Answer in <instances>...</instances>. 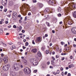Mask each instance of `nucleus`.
<instances>
[{"mask_svg":"<svg viewBox=\"0 0 76 76\" xmlns=\"http://www.w3.org/2000/svg\"><path fill=\"white\" fill-rule=\"evenodd\" d=\"M57 74V73L56 72H53V75H56Z\"/></svg>","mask_w":76,"mask_h":76,"instance_id":"obj_57","label":"nucleus"},{"mask_svg":"<svg viewBox=\"0 0 76 76\" xmlns=\"http://www.w3.org/2000/svg\"><path fill=\"white\" fill-rule=\"evenodd\" d=\"M61 55H62V56H64V55H66V53H62L61 54Z\"/></svg>","mask_w":76,"mask_h":76,"instance_id":"obj_38","label":"nucleus"},{"mask_svg":"<svg viewBox=\"0 0 76 76\" xmlns=\"http://www.w3.org/2000/svg\"><path fill=\"white\" fill-rule=\"evenodd\" d=\"M30 63L32 64L35 61H36V59H35L32 58L30 60Z\"/></svg>","mask_w":76,"mask_h":76,"instance_id":"obj_11","label":"nucleus"},{"mask_svg":"<svg viewBox=\"0 0 76 76\" xmlns=\"http://www.w3.org/2000/svg\"><path fill=\"white\" fill-rule=\"evenodd\" d=\"M70 58H71V59H72V58H73V56H71L70 57Z\"/></svg>","mask_w":76,"mask_h":76,"instance_id":"obj_54","label":"nucleus"},{"mask_svg":"<svg viewBox=\"0 0 76 76\" xmlns=\"http://www.w3.org/2000/svg\"><path fill=\"white\" fill-rule=\"evenodd\" d=\"M9 23V22H8V21H5V23L6 24H7V23Z\"/></svg>","mask_w":76,"mask_h":76,"instance_id":"obj_50","label":"nucleus"},{"mask_svg":"<svg viewBox=\"0 0 76 76\" xmlns=\"http://www.w3.org/2000/svg\"><path fill=\"white\" fill-rule=\"evenodd\" d=\"M37 56H38V57H41L42 54H41V52H38L37 53Z\"/></svg>","mask_w":76,"mask_h":76,"instance_id":"obj_14","label":"nucleus"},{"mask_svg":"<svg viewBox=\"0 0 76 76\" xmlns=\"http://www.w3.org/2000/svg\"><path fill=\"white\" fill-rule=\"evenodd\" d=\"M69 11V10L67 9V10H65V14L66 15H67V13H69V12H68Z\"/></svg>","mask_w":76,"mask_h":76,"instance_id":"obj_23","label":"nucleus"},{"mask_svg":"<svg viewBox=\"0 0 76 76\" xmlns=\"http://www.w3.org/2000/svg\"><path fill=\"white\" fill-rule=\"evenodd\" d=\"M4 61L5 64L7 63V62H8V58L7 57L5 56L4 58Z\"/></svg>","mask_w":76,"mask_h":76,"instance_id":"obj_5","label":"nucleus"},{"mask_svg":"<svg viewBox=\"0 0 76 76\" xmlns=\"http://www.w3.org/2000/svg\"><path fill=\"white\" fill-rule=\"evenodd\" d=\"M45 37H48V35L47 34H45Z\"/></svg>","mask_w":76,"mask_h":76,"instance_id":"obj_55","label":"nucleus"},{"mask_svg":"<svg viewBox=\"0 0 76 76\" xmlns=\"http://www.w3.org/2000/svg\"><path fill=\"white\" fill-rule=\"evenodd\" d=\"M13 16L15 17V18H17V12H15L13 13L12 14V18H14Z\"/></svg>","mask_w":76,"mask_h":76,"instance_id":"obj_9","label":"nucleus"},{"mask_svg":"<svg viewBox=\"0 0 76 76\" xmlns=\"http://www.w3.org/2000/svg\"><path fill=\"white\" fill-rule=\"evenodd\" d=\"M72 23H71V22H69L68 23V24L69 25H72Z\"/></svg>","mask_w":76,"mask_h":76,"instance_id":"obj_29","label":"nucleus"},{"mask_svg":"<svg viewBox=\"0 0 76 76\" xmlns=\"http://www.w3.org/2000/svg\"><path fill=\"white\" fill-rule=\"evenodd\" d=\"M2 23H3V22H2V21H0V24H2Z\"/></svg>","mask_w":76,"mask_h":76,"instance_id":"obj_62","label":"nucleus"},{"mask_svg":"<svg viewBox=\"0 0 76 76\" xmlns=\"http://www.w3.org/2000/svg\"><path fill=\"white\" fill-rule=\"evenodd\" d=\"M65 59V58L64 57H63L62 58H61V60H64Z\"/></svg>","mask_w":76,"mask_h":76,"instance_id":"obj_45","label":"nucleus"},{"mask_svg":"<svg viewBox=\"0 0 76 76\" xmlns=\"http://www.w3.org/2000/svg\"><path fill=\"white\" fill-rule=\"evenodd\" d=\"M32 64H33V66H37V64H38V62H37L35 61H34V62L32 63Z\"/></svg>","mask_w":76,"mask_h":76,"instance_id":"obj_10","label":"nucleus"},{"mask_svg":"<svg viewBox=\"0 0 76 76\" xmlns=\"http://www.w3.org/2000/svg\"><path fill=\"white\" fill-rule=\"evenodd\" d=\"M50 63V62L49 61H48V62H47V64H48V65H49Z\"/></svg>","mask_w":76,"mask_h":76,"instance_id":"obj_42","label":"nucleus"},{"mask_svg":"<svg viewBox=\"0 0 76 76\" xmlns=\"http://www.w3.org/2000/svg\"><path fill=\"white\" fill-rule=\"evenodd\" d=\"M52 33H53V34H54V33H55V31L54 30H52Z\"/></svg>","mask_w":76,"mask_h":76,"instance_id":"obj_59","label":"nucleus"},{"mask_svg":"<svg viewBox=\"0 0 76 76\" xmlns=\"http://www.w3.org/2000/svg\"><path fill=\"white\" fill-rule=\"evenodd\" d=\"M52 59H53V60H56V59L54 57H52Z\"/></svg>","mask_w":76,"mask_h":76,"instance_id":"obj_43","label":"nucleus"},{"mask_svg":"<svg viewBox=\"0 0 76 76\" xmlns=\"http://www.w3.org/2000/svg\"><path fill=\"white\" fill-rule=\"evenodd\" d=\"M36 41L37 42H41V37H40L37 38Z\"/></svg>","mask_w":76,"mask_h":76,"instance_id":"obj_8","label":"nucleus"},{"mask_svg":"<svg viewBox=\"0 0 76 76\" xmlns=\"http://www.w3.org/2000/svg\"><path fill=\"white\" fill-rule=\"evenodd\" d=\"M73 16L75 18H76V12H74L73 14Z\"/></svg>","mask_w":76,"mask_h":76,"instance_id":"obj_21","label":"nucleus"},{"mask_svg":"<svg viewBox=\"0 0 76 76\" xmlns=\"http://www.w3.org/2000/svg\"><path fill=\"white\" fill-rule=\"evenodd\" d=\"M58 12L60 13V12H61V7H59L58 9Z\"/></svg>","mask_w":76,"mask_h":76,"instance_id":"obj_19","label":"nucleus"},{"mask_svg":"<svg viewBox=\"0 0 76 76\" xmlns=\"http://www.w3.org/2000/svg\"><path fill=\"white\" fill-rule=\"evenodd\" d=\"M3 76H7V73H4L3 74Z\"/></svg>","mask_w":76,"mask_h":76,"instance_id":"obj_25","label":"nucleus"},{"mask_svg":"<svg viewBox=\"0 0 76 76\" xmlns=\"http://www.w3.org/2000/svg\"><path fill=\"white\" fill-rule=\"evenodd\" d=\"M64 74V73H63V72H62L61 73V75H62V76H63Z\"/></svg>","mask_w":76,"mask_h":76,"instance_id":"obj_58","label":"nucleus"},{"mask_svg":"<svg viewBox=\"0 0 76 76\" xmlns=\"http://www.w3.org/2000/svg\"><path fill=\"white\" fill-rule=\"evenodd\" d=\"M61 44L62 45H63V44H64V42H61Z\"/></svg>","mask_w":76,"mask_h":76,"instance_id":"obj_64","label":"nucleus"},{"mask_svg":"<svg viewBox=\"0 0 76 76\" xmlns=\"http://www.w3.org/2000/svg\"><path fill=\"white\" fill-rule=\"evenodd\" d=\"M41 67L42 68V69H45L46 67V65L45 64H43L41 66Z\"/></svg>","mask_w":76,"mask_h":76,"instance_id":"obj_12","label":"nucleus"},{"mask_svg":"<svg viewBox=\"0 0 76 76\" xmlns=\"http://www.w3.org/2000/svg\"><path fill=\"white\" fill-rule=\"evenodd\" d=\"M3 45L4 46V47H6L7 46V45L3 43H2Z\"/></svg>","mask_w":76,"mask_h":76,"instance_id":"obj_36","label":"nucleus"},{"mask_svg":"<svg viewBox=\"0 0 76 76\" xmlns=\"http://www.w3.org/2000/svg\"><path fill=\"white\" fill-rule=\"evenodd\" d=\"M12 69L17 70V71H18V70L19 69V65L15 64L13 66Z\"/></svg>","mask_w":76,"mask_h":76,"instance_id":"obj_2","label":"nucleus"},{"mask_svg":"<svg viewBox=\"0 0 76 76\" xmlns=\"http://www.w3.org/2000/svg\"><path fill=\"white\" fill-rule=\"evenodd\" d=\"M2 63V59L0 58V63Z\"/></svg>","mask_w":76,"mask_h":76,"instance_id":"obj_51","label":"nucleus"},{"mask_svg":"<svg viewBox=\"0 0 76 76\" xmlns=\"http://www.w3.org/2000/svg\"><path fill=\"white\" fill-rule=\"evenodd\" d=\"M61 16V14L60 13H59L58 14V17H60Z\"/></svg>","mask_w":76,"mask_h":76,"instance_id":"obj_30","label":"nucleus"},{"mask_svg":"<svg viewBox=\"0 0 76 76\" xmlns=\"http://www.w3.org/2000/svg\"><path fill=\"white\" fill-rule=\"evenodd\" d=\"M7 10V8H4V12H6Z\"/></svg>","mask_w":76,"mask_h":76,"instance_id":"obj_26","label":"nucleus"},{"mask_svg":"<svg viewBox=\"0 0 76 76\" xmlns=\"http://www.w3.org/2000/svg\"><path fill=\"white\" fill-rule=\"evenodd\" d=\"M32 43L33 44H35V42H34V40L32 41Z\"/></svg>","mask_w":76,"mask_h":76,"instance_id":"obj_41","label":"nucleus"},{"mask_svg":"<svg viewBox=\"0 0 76 76\" xmlns=\"http://www.w3.org/2000/svg\"><path fill=\"white\" fill-rule=\"evenodd\" d=\"M37 70H35L34 71V73H37Z\"/></svg>","mask_w":76,"mask_h":76,"instance_id":"obj_46","label":"nucleus"},{"mask_svg":"<svg viewBox=\"0 0 76 76\" xmlns=\"http://www.w3.org/2000/svg\"><path fill=\"white\" fill-rule=\"evenodd\" d=\"M67 72H65L64 74H65V75H67Z\"/></svg>","mask_w":76,"mask_h":76,"instance_id":"obj_56","label":"nucleus"},{"mask_svg":"<svg viewBox=\"0 0 76 76\" xmlns=\"http://www.w3.org/2000/svg\"><path fill=\"white\" fill-rule=\"evenodd\" d=\"M22 32L23 33H24L25 32V30H22Z\"/></svg>","mask_w":76,"mask_h":76,"instance_id":"obj_53","label":"nucleus"},{"mask_svg":"<svg viewBox=\"0 0 76 76\" xmlns=\"http://www.w3.org/2000/svg\"><path fill=\"white\" fill-rule=\"evenodd\" d=\"M33 1L34 3H37V0H33Z\"/></svg>","mask_w":76,"mask_h":76,"instance_id":"obj_40","label":"nucleus"},{"mask_svg":"<svg viewBox=\"0 0 76 76\" xmlns=\"http://www.w3.org/2000/svg\"><path fill=\"white\" fill-rule=\"evenodd\" d=\"M72 31L74 34H76V28L73 27L72 28Z\"/></svg>","mask_w":76,"mask_h":76,"instance_id":"obj_7","label":"nucleus"},{"mask_svg":"<svg viewBox=\"0 0 76 76\" xmlns=\"http://www.w3.org/2000/svg\"><path fill=\"white\" fill-rule=\"evenodd\" d=\"M2 2H3L5 4H7V0H2Z\"/></svg>","mask_w":76,"mask_h":76,"instance_id":"obj_15","label":"nucleus"},{"mask_svg":"<svg viewBox=\"0 0 76 76\" xmlns=\"http://www.w3.org/2000/svg\"><path fill=\"white\" fill-rule=\"evenodd\" d=\"M12 47L13 48L15 49L16 48V46H15L13 45L12 46Z\"/></svg>","mask_w":76,"mask_h":76,"instance_id":"obj_35","label":"nucleus"},{"mask_svg":"<svg viewBox=\"0 0 76 76\" xmlns=\"http://www.w3.org/2000/svg\"><path fill=\"white\" fill-rule=\"evenodd\" d=\"M29 44V43H28V42H26L25 43V45L26 46H28Z\"/></svg>","mask_w":76,"mask_h":76,"instance_id":"obj_28","label":"nucleus"},{"mask_svg":"<svg viewBox=\"0 0 76 76\" xmlns=\"http://www.w3.org/2000/svg\"><path fill=\"white\" fill-rule=\"evenodd\" d=\"M57 3L54 1H53L52 0H49L48 2V4L50 5H52V6H54L55 4H56Z\"/></svg>","mask_w":76,"mask_h":76,"instance_id":"obj_3","label":"nucleus"},{"mask_svg":"<svg viewBox=\"0 0 76 76\" xmlns=\"http://www.w3.org/2000/svg\"><path fill=\"white\" fill-rule=\"evenodd\" d=\"M61 71H63V67H61L60 68Z\"/></svg>","mask_w":76,"mask_h":76,"instance_id":"obj_37","label":"nucleus"},{"mask_svg":"<svg viewBox=\"0 0 76 76\" xmlns=\"http://www.w3.org/2000/svg\"><path fill=\"white\" fill-rule=\"evenodd\" d=\"M6 35H9V33H7L6 34Z\"/></svg>","mask_w":76,"mask_h":76,"instance_id":"obj_61","label":"nucleus"},{"mask_svg":"<svg viewBox=\"0 0 76 76\" xmlns=\"http://www.w3.org/2000/svg\"><path fill=\"white\" fill-rule=\"evenodd\" d=\"M21 67V68H23V65H19V67Z\"/></svg>","mask_w":76,"mask_h":76,"instance_id":"obj_39","label":"nucleus"},{"mask_svg":"<svg viewBox=\"0 0 76 76\" xmlns=\"http://www.w3.org/2000/svg\"><path fill=\"white\" fill-rule=\"evenodd\" d=\"M23 61L24 62V64H25V65H26V64H28V62L26 60H23Z\"/></svg>","mask_w":76,"mask_h":76,"instance_id":"obj_18","label":"nucleus"},{"mask_svg":"<svg viewBox=\"0 0 76 76\" xmlns=\"http://www.w3.org/2000/svg\"><path fill=\"white\" fill-rule=\"evenodd\" d=\"M22 26H20L19 28V29L18 30V32H20V31L22 30Z\"/></svg>","mask_w":76,"mask_h":76,"instance_id":"obj_16","label":"nucleus"},{"mask_svg":"<svg viewBox=\"0 0 76 76\" xmlns=\"http://www.w3.org/2000/svg\"><path fill=\"white\" fill-rule=\"evenodd\" d=\"M73 46L74 47H76V45L75 44H74L73 45Z\"/></svg>","mask_w":76,"mask_h":76,"instance_id":"obj_63","label":"nucleus"},{"mask_svg":"<svg viewBox=\"0 0 76 76\" xmlns=\"http://www.w3.org/2000/svg\"><path fill=\"white\" fill-rule=\"evenodd\" d=\"M3 29L1 28H0V34H3Z\"/></svg>","mask_w":76,"mask_h":76,"instance_id":"obj_20","label":"nucleus"},{"mask_svg":"<svg viewBox=\"0 0 76 76\" xmlns=\"http://www.w3.org/2000/svg\"><path fill=\"white\" fill-rule=\"evenodd\" d=\"M11 25H10L9 26H8V28H11Z\"/></svg>","mask_w":76,"mask_h":76,"instance_id":"obj_60","label":"nucleus"},{"mask_svg":"<svg viewBox=\"0 0 76 76\" xmlns=\"http://www.w3.org/2000/svg\"><path fill=\"white\" fill-rule=\"evenodd\" d=\"M45 47H42V51H44V50H45Z\"/></svg>","mask_w":76,"mask_h":76,"instance_id":"obj_31","label":"nucleus"},{"mask_svg":"<svg viewBox=\"0 0 76 76\" xmlns=\"http://www.w3.org/2000/svg\"><path fill=\"white\" fill-rule=\"evenodd\" d=\"M27 19V17H26L25 18V21H26Z\"/></svg>","mask_w":76,"mask_h":76,"instance_id":"obj_48","label":"nucleus"},{"mask_svg":"<svg viewBox=\"0 0 76 76\" xmlns=\"http://www.w3.org/2000/svg\"><path fill=\"white\" fill-rule=\"evenodd\" d=\"M13 28H16V26H15V25H14L13 26Z\"/></svg>","mask_w":76,"mask_h":76,"instance_id":"obj_52","label":"nucleus"},{"mask_svg":"<svg viewBox=\"0 0 76 76\" xmlns=\"http://www.w3.org/2000/svg\"><path fill=\"white\" fill-rule=\"evenodd\" d=\"M50 12V9L49 8H46V9L44 10V12L45 13H48V12Z\"/></svg>","mask_w":76,"mask_h":76,"instance_id":"obj_13","label":"nucleus"},{"mask_svg":"<svg viewBox=\"0 0 76 76\" xmlns=\"http://www.w3.org/2000/svg\"><path fill=\"white\" fill-rule=\"evenodd\" d=\"M46 24L48 25V26H49V23H48V22H46Z\"/></svg>","mask_w":76,"mask_h":76,"instance_id":"obj_33","label":"nucleus"},{"mask_svg":"<svg viewBox=\"0 0 76 76\" xmlns=\"http://www.w3.org/2000/svg\"><path fill=\"white\" fill-rule=\"evenodd\" d=\"M68 67L69 68H71V67H75V66L73 64H71L68 66Z\"/></svg>","mask_w":76,"mask_h":76,"instance_id":"obj_17","label":"nucleus"},{"mask_svg":"<svg viewBox=\"0 0 76 76\" xmlns=\"http://www.w3.org/2000/svg\"><path fill=\"white\" fill-rule=\"evenodd\" d=\"M51 64H53V65L54 64V60H52L51 61Z\"/></svg>","mask_w":76,"mask_h":76,"instance_id":"obj_24","label":"nucleus"},{"mask_svg":"<svg viewBox=\"0 0 76 76\" xmlns=\"http://www.w3.org/2000/svg\"><path fill=\"white\" fill-rule=\"evenodd\" d=\"M39 6L40 8H42V5L41 4H39Z\"/></svg>","mask_w":76,"mask_h":76,"instance_id":"obj_22","label":"nucleus"},{"mask_svg":"<svg viewBox=\"0 0 76 76\" xmlns=\"http://www.w3.org/2000/svg\"><path fill=\"white\" fill-rule=\"evenodd\" d=\"M49 53V50H47L46 51V54H48Z\"/></svg>","mask_w":76,"mask_h":76,"instance_id":"obj_27","label":"nucleus"},{"mask_svg":"<svg viewBox=\"0 0 76 76\" xmlns=\"http://www.w3.org/2000/svg\"><path fill=\"white\" fill-rule=\"evenodd\" d=\"M19 23H21L22 22V20H19Z\"/></svg>","mask_w":76,"mask_h":76,"instance_id":"obj_44","label":"nucleus"},{"mask_svg":"<svg viewBox=\"0 0 76 76\" xmlns=\"http://www.w3.org/2000/svg\"><path fill=\"white\" fill-rule=\"evenodd\" d=\"M10 66L9 64L5 65L3 66V69L5 71H7V70H8L10 69Z\"/></svg>","mask_w":76,"mask_h":76,"instance_id":"obj_1","label":"nucleus"},{"mask_svg":"<svg viewBox=\"0 0 76 76\" xmlns=\"http://www.w3.org/2000/svg\"><path fill=\"white\" fill-rule=\"evenodd\" d=\"M0 9H3V7L2 6H0Z\"/></svg>","mask_w":76,"mask_h":76,"instance_id":"obj_47","label":"nucleus"},{"mask_svg":"<svg viewBox=\"0 0 76 76\" xmlns=\"http://www.w3.org/2000/svg\"><path fill=\"white\" fill-rule=\"evenodd\" d=\"M31 15V12H29L28 14V16H30Z\"/></svg>","mask_w":76,"mask_h":76,"instance_id":"obj_49","label":"nucleus"},{"mask_svg":"<svg viewBox=\"0 0 76 76\" xmlns=\"http://www.w3.org/2000/svg\"><path fill=\"white\" fill-rule=\"evenodd\" d=\"M38 50L36 48L33 49L31 50V52L33 53H36L37 52Z\"/></svg>","mask_w":76,"mask_h":76,"instance_id":"obj_6","label":"nucleus"},{"mask_svg":"<svg viewBox=\"0 0 76 76\" xmlns=\"http://www.w3.org/2000/svg\"><path fill=\"white\" fill-rule=\"evenodd\" d=\"M29 69V68L28 67L25 68L24 69V72L26 75H28V74H29V72L28 71V69Z\"/></svg>","mask_w":76,"mask_h":76,"instance_id":"obj_4","label":"nucleus"},{"mask_svg":"<svg viewBox=\"0 0 76 76\" xmlns=\"http://www.w3.org/2000/svg\"><path fill=\"white\" fill-rule=\"evenodd\" d=\"M57 74H59L60 73V71L59 70H58L56 72Z\"/></svg>","mask_w":76,"mask_h":76,"instance_id":"obj_32","label":"nucleus"},{"mask_svg":"<svg viewBox=\"0 0 76 76\" xmlns=\"http://www.w3.org/2000/svg\"><path fill=\"white\" fill-rule=\"evenodd\" d=\"M1 57H4V54L3 53H1Z\"/></svg>","mask_w":76,"mask_h":76,"instance_id":"obj_34","label":"nucleus"}]
</instances>
